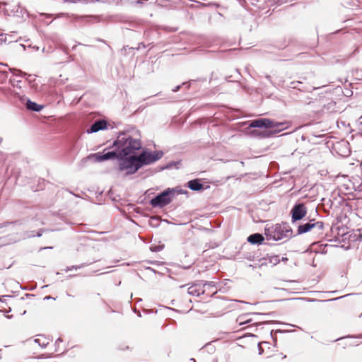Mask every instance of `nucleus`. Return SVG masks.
<instances>
[{"label": "nucleus", "instance_id": "obj_16", "mask_svg": "<svg viewBox=\"0 0 362 362\" xmlns=\"http://www.w3.org/2000/svg\"><path fill=\"white\" fill-rule=\"evenodd\" d=\"M239 323H240V325H242V324H243V322L240 321V322H239Z\"/></svg>", "mask_w": 362, "mask_h": 362}, {"label": "nucleus", "instance_id": "obj_8", "mask_svg": "<svg viewBox=\"0 0 362 362\" xmlns=\"http://www.w3.org/2000/svg\"><path fill=\"white\" fill-rule=\"evenodd\" d=\"M314 228H317L320 230H322L324 228V223L322 221H317L315 223H307L303 225H300L298 228V234L305 233L311 230Z\"/></svg>", "mask_w": 362, "mask_h": 362}, {"label": "nucleus", "instance_id": "obj_2", "mask_svg": "<svg viewBox=\"0 0 362 362\" xmlns=\"http://www.w3.org/2000/svg\"><path fill=\"white\" fill-rule=\"evenodd\" d=\"M265 235L269 240H279L292 237L293 230L286 223H277L266 228Z\"/></svg>", "mask_w": 362, "mask_h": 362}, {"label": "nucleus", "instance_id": "obj_12", "mask_svg": "<svg viewBox=\"0 0 362 362\" xmlns=\"http://www.w3.org/2000/svg\"><path fill=\"white\" fill-rule=\"evenodd\" d=\"M264 238L262 235L259 233H255L250 235L247 238V241L251 244H262L264 241Z\"/></svg>", "mask_w": 362, "mask_h": 362}, {"label": "nucleus", "instance_id": "obj_5", "mask_svg": "<svg viewBox=\"0 0 362 362\" xmlns=\"http://www.w3.org/2000/svg\"><path fill=\"white\" fill-rule=\"evenodd\" d=\"M120 159L119 168L122 170H127L129 173H134L141 168L136 156H131L129 158L124 157Z\"/></svg>", "mask_w": 362, "mask_h": 362}, {"label": "nucleus", "instance_id": "obj_4", "mask_svg": "<svg viewBox=\"0 0 362 362\" xmlns=\"http://www.w3.org/2000/svg\"><path fill=\"white\" fill-rule=\"evenodd\" d=\"M286 124V122H278L270 119L262 118L252 121L250 124V127L252 128H272L276 129L275 132H279L282 130L286 129L288 127V125Z\"/></svg>", "mask_w": 362, "mask_h": 362}, {"label": "nucleus", "instance_id": "obj_9", "mask_svg": "<svg viewBox=\"0 0 362 362\" xmlns=\"http://www.w3.org/2000/svg\"><path fill=\"white\" fill-rule=\"evenodd\" d=\"M94 156L95 157L96 160L98 162H101L112 158H119L118 151L117 149L116 151H110L103 155H100V153H95Z\"/></svg>", "mask_w": 362, "mask_h": 362}, {"label": "nucleus", "instance_id": "obj_14", "mask_svg": "<svg viewBox=\"0 0 362 362\" xmlns=\"http://www.w3.org/2000/svg\"><path fill=\"white\" fill-rule=\"evenodd\" d=\"M26 107L28 110L39 112L43 108V106L38 105L36 103L28 100L26 103Z\"/></svg>", "mask_w": 362, "mask_h": 362}, {"label": "nucleus", "instance_id": "obj_3", "mask_svg": "<svg viewBox=\"0 0 362 362\" xmlns=\"http://www.w3.org/2000/svg\"><path fill=\"white\" fill-rule=\"evenodd\" d=\"M176 192L177 194H183L182 190H176L175 189L168 188L163 192L152 199L151 204L154 207H163L172 202Z\"/></svg>", "mask_w": 362, "mask_h": 362}, {"label": "nucleus", "instance_id": "obj_1", "mask_svg": "<svg viewBox=\"0 0 362 362\" xmlns=\"http://www.w3.org/2000/svg\"><path fill=\"white\" fill-rule=\"evenodd\" d=\"M113 146L116 147L119 158H123L139 150L141 148V143L139 139L120 134L114 141Z\"/></svg>", "mask_w": 362, "mask_h": 362}, {"label": "nucleus", "instance_id": "obj_7", "mask_svg": "<svg viewBox=\"0 0 362 362\" xmlns=\"http://www.w3.org/2000/svg\"><path fill=\"white\" fill-rule=\"evenodd\" d=\"M291 221L295 222L303 219L307 214V209L304 204H297L291 209Z\"/></svg>", "mask_w": 362, "mask_h": 362}, {"label": "nucleus", "instance_id": "obj_10", "mask_svg": "<svg viewBox=\"0 0 362 362\" xmlns=\"http://www.w3.org/2000/svg\"><path fill=\"white\" fill-rule=\"evenodd\" d=\"M107 121L105 119H100L95 122L90 129V131H88V132H97L100 130H103L107 129Z\"/></svg>", "mask_w": 362, "mask_h": 362}, {"label": "nucleus", "instance_id": "obj_11", "mask_svg": "<svg viewBox=\"0 0 362 362\" xmlns=\"http://www.w3.org/2000/svg\"><path fill=\"white\" fill-rule=\"evenodd\" d=\"M206 285V284H204L203 286L202 284L192 285L188 288V293L190 295L199 296L200 294H203L204 293L203 288Z\"/></svg>", "mask_w": 362, "mask_h": 362}, {"label": "nucleus", "instance_id": "obj_13", "mask_svg": "<svg viewBox=\"0 0 362 362\" xmlns=\"http://www.w3.org/2000/svg\"><path fill=\"white\" fill-rule=\"evenodd\" d=\"M188 187L194 191H199L204 189V185L197 179L192 180L188 182Z\"/></svg>", "mask_w": 362, "mask_h": 362}, {"label": "nucleus", "instance_id": "obj_15", "mask_svg": "<svg viewBox=\"0 0 362 362\" xmlns=\"http://www.w3.org/2000/svg\"><path fill=\"white\" fill-rule=\"evenodd\" d=\"M359 238L362 239V233L359 234Z\"/></svg>", "mask_w": 362, "mask_h": 362}, {"label": "nucleus", "instance_id": "obj_6", "mask_svg": "<svg viewBox=\"0 0 362 362\" xmlns=\"http://www.w3.org/2000/svg\"><path fill=\"white\" fill-rule=\"evenodd\" d=\"M163 153L162 151H155L153 153L143 152L138 156L139 162L141 167L144 165H149L153 163L162 158Z\"/></svg>", "mask_w": 362, "mask_h": 362}]
</instances>
